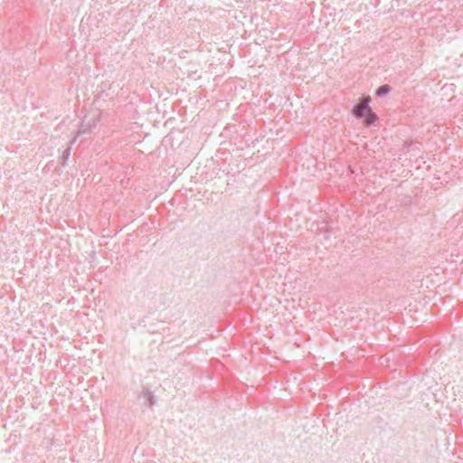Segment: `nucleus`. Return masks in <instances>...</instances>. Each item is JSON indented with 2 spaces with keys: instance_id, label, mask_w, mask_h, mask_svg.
Instances as JSON below:
<instances>
[{
  "instance_id": "7ed1b4c3",
  "label": "nucleus",
  "mask_w": 463,
  "mask_h": 463,
  "mask_svg": "<svg viewBox=\"0 0 463 463\" xmlns=\"http://www.w3.org/2000/svg\"><path fill=\"white\" fill-rule=\"evenodd\" d=\"M392 88L388 84L381 85L379 88H377L375 94L378 97H383L387 95L391 91Z\"/></svg>"
},
{
  "instance_id": "20e7f679",
  "label": "nucleus",
  "mask_w": 463,
  "mask_h": 463,
  "mask_svg": "<svg viewBox=\"0 0 463 463\" xmlns=\"http://www.w3.org/2000/svg\"><path fill=\"white\" fill-rule=\"evenodd\" d=\"M363 118H364L366 120L368 125H371L375 122L377 117L374 113L368 112L367 114H365V117H364Z\"/></svg>"
},
{
  "instance_id": "423d86ee",
  "label": "nucleus",
  "mask_w": 463,
  "mask_h": 463,
  "mask_svg": "<svg viewBox=\"0 0 463 463\" xmlns=\"http://www.w3.org/2000/svg\"><path fill=\"white\" fill-rule=\"evenodd\" d=\"M63 156H66V158L70 156V149H66L64 152H63Z\"/></svg>"
},
{
  "instance_id": "f257e3e1",
  "label": "nucleus",
  "mask_w": 463,
  "mask_h": 463,
  "mask_svg": "<svg viewBox=\"0 0 463 463\" xmlns=\"http://www.w3.org/2000/svg\"><path fill=\"white\" fill-rule=\"evenodd\" d=\"M370 102H371V97L370 96H363L359 101L358 104H356L353 109V115L356 118H362L365 117V114L370 112Z\"/></svg>"
},
{
  "instance_id": "39448f33",
  "label": "nucleus",
  "mask_w": 463,
  "mask_h": 463,
  "mask_svg": "<svg viewBox=\"0 0 463 463\" xmlns=\"http://www.w3.org/2000/svg\"><path fill=\"white\" fill-rule=\"evenodd\" d=\"M148 401H149V406L151 407V406L155 403L154 397H153V396H150V397L148 398Z\"/></svg>"
},
{
  "instance_id": "f03ea898",
  "label": "nucleus",
  "mask_w": 463,
  "mask_h": 463,
  "mask_svg": "<svg viewBox=\"0 0 463 463\" xmlns=\"http://www.w3.org/2000/svg\"><path fill=\"white\" fill-rule=\"evenodd\" d=\"M97 118L95 116L93 117H85L80 128L79 129L78 135L85 134L87 132H90L93 128L96 127Z\"/></svg>"
}]
</instances>
